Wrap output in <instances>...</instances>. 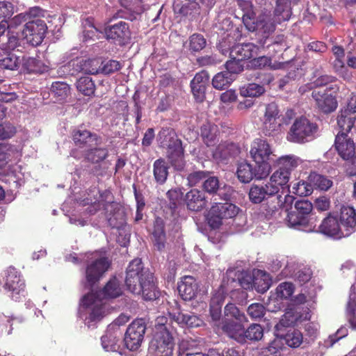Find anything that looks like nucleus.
<instances>
[{
  "label": "nucleus",
  "mask_w": 356,
  "mask_h": 356,
  "mask_svg": "<svg viewBox=\"0 0 356 356\" xmlns=\"http://www.w3.org/2000/svg\"><path fill=\"white\" fill-rule=\"evenodd\" d=\"M3 288L10 293L13 298L24 291V282L21 278L18 270L13 266H9L5 270V283Z\"/></svg>",
  "instance_id": "18"
},
{
  "label": "nucleus",
  "mask_w": 356,
  "mask_h": 356,
  "mask_svg": "<svg viewBox=\"0 0 356 356\" xmlns=\"http://www.w3.org/2000/svg\"><path fill=\"white\" fill-rule=\"evenodd\" d=\"M109 156L108 149L106 147L88 148L83 154L84 160L92 164H99Z\"/></svg>",
  "instance_id": "31"
},
{
  "label": "nucleus",
  "mask_w": 356,
  "mask_h": 356,
  "mask_svg": "<svg viewBox=\"0 0 356 356\" xmlns=\"http://www.w3.org/2000/svg\"><path fill=\"white\" fill-rule=\"evenodd\" d=\"M235 147L236 146L234 143H221L218 144L213 152V156L216 159L226 160L233 156V151Z\"/></svg>",
  "instance_id": "43"
},
{
  "label": "nucleus",
  "mask_w": 356,
  "mask_h": 356,
  "mask_svg": "<svg viewBox=\"0 0 356 356\" xmlns=\"http://www.w3.org/2000/svg\"><path fill=\"white\" fill-rule=\"evenodd\" d=\"M51 92L58 98L59 100L65 99L70 92V86L65 82L55 81L53 82L51 87Z\"/></svg>",
  "instance_id": "55"
},
{
  "label": "nucleus",
  "mask_w": 356,
  "mask_h": 356,
  "mask_svg": "<svg viewBox=\"0 0 356 356\" xmlns=\"http://www.w3.org/2000/svg\"><path fill=\"white\" fill-rule=\"evenodd\" d=\"M15 13L14 5L9 1H0V24L9 25L8 22Z\"/></svg>",
  "instance_id": "53"
},
{
  "label": "nucleus",
  "mask_w": 356,
  "mask_h": 356,
  "mask_svg": "<svg viewBox=\"0 0 356 356\" xmlns=\"http://www.w3.org/2000/svg\"><path fill=\"white\" fill-rule=\"evenodd\" d=\"M284 349L282 338H275L261 348L259 356H283Z\"/></svg>",
  "instance_id": "38"
},
{
  "label": "nucleus",
  "mask_w": 356,
  "mask_h": 356,
  "mask_svg": "<svg viewBox=\"0 0 356 356\" xmlns=\"http://www.w3.org/2000/svg\"><path fill=\"white\" fill-rule=\"evenodd\" d=\"M201 137L207 147L215 146L219 140L220 130L217 125L207 122L200 129Z\"/></svg>",
  "instance_id": "29"
},
{
  "label": "nucleus",
  "mask_w": 356,
  "mask_h": 356,
  "mask_svg": "<svg viewBox=\"0 0 356 356\" xmlns=\"http://www.w3.org/2000/svg\"><path fill=\"white\" fill-rule=\"evenodd\" d=\"M281 23L277 22L275 11L273 12V17L268 13H262L257 17L254 22V25L256 26L255 31H260L264 33H270L275 31L277 24Z\"/></svg>",
  "instance_id": "30"
},
{
  "label": "nucleus",
  "mask_w": 356,
  "mask_h": 356,
  "mask_svg": "<svg viewBox=\"0 0 356 356\" xmlns=\"http://www.w3.org/2000/svg\"><path fill=\"white\" fill-rule=\"evenodd\" d=\"M207 222L209 225L212 229H218L222 225V220H223L222 216L219 211L216 209V207L213 205L209 211L207 217Z\"/></svg>",
  "instance_id": "57"
},
{
  "label": "nucleus",
  "mask_w": 356,
  "mask_h": 356,
  "mask_svg": "<svg viewBox=\"0 0 356 356\" xmlns=\"http://www.w3.org/2000/svg\"><path fill=\"white\" fill-rule=\"evenodd\" d=\"M299 0H277L275 15L277 22L288 21L292 15L291 3H297Z\"/></svg>",
  "instance_id": "32"
},
{
  "label": "nucleus",
  "mask_w": 356,
  "mask_h": 356,
  "mask_svg": "<svg viewBox=\"0 0 356 356\" xmlns=\"http://www.w3.org/2000/svg\"><path fill=\"white\" fill-rule=\"evenodd\" d=\"M111 266V261L106 257H102L89 263L86 268L87 284L92 287L99 282Z\"/></svg>",
  "instance_id": "10"
},
{
  "label": "nucleus",
  "mask_w": 356,
  "mask_h": 356,
  "mask_svg": "<svg viewBox=\"0 0 356 356\" xmlns=\"http://www.w3.org/2000/svg\"><path fill=\"white\" fill-rule=\"evenodd\" d=\"M104 33L106 39L111 40L120 46L128 44L131 37L129 24L124 21L107 25L104 28Z\"/></svg>",
  "instance_id": "8"
},
{
  "label": "nucleus",
  "mask_w": 356,
  "mask_h": 356,
  "mask_svg": "<svg viewBox=\"0 0 356 356\" xmlns=\"http://www.w3.org/2000/svg\"><path fill=\"white\" fill-rule=\"evenodd\" d=\"M290 172L287 170H282L281 169L277 170L270 177V182L268 184H272L277 187H284L289 189L290 186L288 185L289 181ZM280 189V188H278Z\"/></svg>",
  "instance_id": "46"
},
{
  "label": "nucleus",
  "mask_w": 356,
  "mask_h": 356,
  "mask_svg": "<svg viewBox=\"0 0 356 356\" xmlns=\"http://www.w3.org/2000/svg\"><path fill=\"white\" fill-rule=\"evenodd\" d=\"M279 338H282V342L285 343L288 346L292 348H296L303 342V335L302 332L298 330H289L285 334L282 335Z\"/></svg>",
  "instance_id": "40"
},
{
  "label": "nucleus",
  "mask_w": 356,
  "mask_h": 356,
  "mask_svg": "<svg viewBox=\"0 0 356 356\" xmlns=\"http://www.w3.org/2000/svg\"><path fill=\"white\" fill-rule=\"evenodd\" d=\"M214 205L223 219L232 218L238 213V207L232 203H216Z\"/></svg>",
  "instance_id": "50"
},
{
  "label": "nucleus",
  "mask_w": 356,
  "mask_h": 356,
  "mask_svg": "<svg viewBox=\"0 0 356 356\" xmlns=\"http://www.w3.org/2000/svg\"><path fill=\"white\" fill-rule=\"evenodd\" d=\"M101 341L103 348L106 351H116L120 347L118 344L119 339H117L111 334H106L102 336Z\"/></svg>",
  "instance_id": "64"
},
{
  "label": "nucleus",
  "mask_w": 356,
  "mask_h": 356,
  "mask_svg": "<svg viewBox=\"0 0 356 356\" xmlns=\"http://www.w3.org/2000/svg\"><path fill=\"white\" fill-rule=\"evenodd\" d=\"M289 191L300 197L308 196L312 193L313 187L310 181L300 180L293 184Z\"/></svg>",
  "instance_id": "51"
},
{
  "label": "nucleus",
  "mask_w": 356,
  "mask_h": 356,
  "mask_svg": "<svg viewBox=\"0 0 356 356\" xmlns=\"http://www.w3.org/2000/svg\"><path fill=\"white\" fill-rule=\"evenodd\" d=\"M279 193L277 186L272 184H265L264 186H258L253 184L248 193L249 199L254 204H259L262 201H266L268 196Z\"/></svg>",
  "instance_id": "23"
},
{
  "label": "nucleus",
  "mask_w": 356,
  "mask_h": 356,
  "mask_svg": "<svg viewBox=\"0 0 356 356\" xmlns=\"http://www.w3.org/2000/svg\"><path fill=\"white\" fill-rule=\"evenodd\" d=\"M294 197L286 195L284 197L278 193L268 196L266 201L261 205V212L268 220L276 218L282 211L284 213L291 209Z\"/></svg>",
  "instance_id": "4"
},
{
  "label": "nucleus",
  "mask_w": 356,
  "mask_h": 356,
  "mask_svg": "<svg viewBox=\"0 0 356 356\" xmlns=\"http://www.w3.org/2000/svg\"><path fill=\"white\" fill-rule=\"evenodd\" d=\"M225 318H233L234 320L245 321V316L241 313L238 308L232 303H229L225 307Z\"/></svg>",
  "instance_id": "62"
},
{
  "label": "nucleus",
  "mask_w": 356,
  "mask_h": 356,
  "mask_svg": "<svg viewBox=\"0 0 356 356\" xmlns=\"http://www.w3.org/2000/svg\"><path fill=\"white\" fill-rule=\"evenodd\" d=\"M184 150L182 149L179 152H174L167 154L171 165L177 171H181L185 168L186 161L184 160Z\"/></svg>",
  "instance_id": "52"
},
{
  "label": "nucleus",
  "mask_w": 356,
  "mask_h": 356,
  "mask_svg": "<svg viewBox=\"0 0 356 356\" xmlns=\"http://www.w3.org/2000/svg\"><path fill=\"white\" fill-rule=\"evenodd\" d=\"M184 202L187 209L193 211H200L207 205V200L203 191L198 189H191L186 193Z\"/></svg>",
  "instance_id": "21"
},
{
  "label": "nucleus",
  "mask_w": 356,
  "mask_h": 356,
  "mask_svg": "<svg viewBox=\"0 0 356 356\" xmlns=\"http://www.w3.org/2000/svg\"><path fill=\"white\" fill-rule=\"evenodd\" d=\"M167 197L170 201V208L176 209L184 200V193L179 188L170 189L168 191Z\"/></svg>",
  "instance_id": "59"
},
{
  "label": "nucleus",
  "mask_w": 356,
  "mask_h": 356,
  "mask_svg": "<svg viewBox=\"0 0 356 356\" xmlns=\"http://www.w3.org/2000/svg\"><path fill=\"white\" fill-rule=\"evenodd\" d=\"M148 269L144 268L140 259L136 258L129 262L125 277V284L130 292L138 291L140 288V283L145 279V275L150 273Z\"/></svg>",
  "instance_id": "7"
},
{
  "label": "nucleus",
  "mask_w": 356,
  "mask_h": 356,
  "mask_svg": "<svg viewBox=\"0 0 356 356\" xmlns=\"http://www.w3.org/2000/svg\"><path fill=\"white\" fill-rule=\"evenodd\" d=\"M161 147L167 149V154L182 149L181 140L178 138L177 134L172 129H162L158 135Z\"/></svg>",
  "instance_id": "19"
},
{
  "label": "nucleus",
  "mask_w": 356,
  "mask_h": 356,
  "mask_svg": "<svg viewBox=\"0 0 356 356\" xmlns=\"http://www.w3.org/2000/svg\"><path fill=\"white\" fill-rule=\"evenodd\" d=\"M220 188L219 179L217 177L211 176L210 174L202 183L204 191L209 194H216Z\"/></svg>",
  "instance_id": "58"
},
{
  "label": "nucleus",
  "mask_w": 356,
  "mask_h": 356,
  "mask_svg": "<svg viewBox=\"0 0 356 356\" xmlns=\"http://www.w3.org/2000/svg\"><path fill=\"white\" fill-rule=\"evenodd\" d=\"M276 165L282 170L291 171L296 168L301 163V160L295 155H285L276 159Z\"/></svg>",
  "instance_id": "41"
},
{
  "label": "nucleus",
  "mask_w": 356,
  "mask_h": 356,
  "mask_svg": "<svg viewBox=\"0 0 356 356\" xmlns=\"http://www.w3.org/2000/svg\"><path fill=\"white\" fill-rule=\"evenodd\" d=\"M265 91L264 88L255 83H248L240 89V94L243 97H259Z\"/></svg>",
  "instance_id": "54"
},
{
  "label": "nucleus",
  "mask_w": 356,
  "mask_h": 356,
  "mask_svg": "<svg viewBox=\"0 0 356 356\" xmlns=\"http://www.w3.org/2000/svg\"><path fill=\"white\" fill-rule=\"evenodd\" d=\"M177 289L179 294L183 300H191L197 296L199 285L194 277L185 275L178 283Z\"/></svg>",
  "instance_id": "22"
},
{
  "label": "nucleus",
  "mask_w": 356,
  "mask_h": 356,
  "mask_svg": "<svg viewBox=\"0 0 356 356\" xmlns=\"http://www.w3.org/2000/svg\"><path fill=\"white\" fill-rule=\"evenodd\" d=\"M223 42H220L218 48L222 51V54H226L229 50V58L236 59L244 62L245 60H249L253 56L258 54L259 47L253 43H243L237 44L233 46L231 49H227L224 48Z\"/></svg>",
  "instance_id": "14"
},
{
  "label": "nucleus",
  "mask_w": 356,
  "mask_h": 356,
  "mask_svg": "<svg viewBox=\"0 0 356 356\" xmlns=\"http://www.w3.org/2000/svg\"><path fill=\"white\" fill-rule=\"evenodd\" d=\"M211 174L209 171L198 170L191 172L187 176L188 185L193 187L203 183L204 179Z\"/></svg>",
  "instance_id": "61"
},
{
  "label": "nucleus",
  "mask_w": 356,
  "mask_h": 356,
  "mask_svg": "<svg viewBox=\"0 0 356 356\" xmlns=\"http://www.w3.org/2000/svg\"><path fill=\"white\" fill-rule=\"evenodd\" d=\"M169 165L163 158L156 159L153 163V175L156 182L160 185L165 183L169 172Z\"/></svg>",
  "instance_id": "34"
},
{
  "label": "nucleus",
  "mask_w": 356,
  "mask_h": 356,
  "mask_svg": "<svg viewBox=\"0 0 356 356\" xmlns=\"http://www.w3.org/2000/svg\"><path fill=\"white\" fill-rule=\"evenodd\" d=\"M76 88L86 96L94 95L95 91V85L92 78L89 76H81L76 81Z\"/></svg>",
  "instance_id": "47"
},
{
  "label": "nucleus",
  "mask_w": 356,
  "mask_h": 356,
  "mask_svg": "<svg viewBox=\"0 0 356 356\" xmlns=\"http://www.w3.org/2000/svg\"><path fill=\"white\" fill-rule=\"evenodd\" d=\"M22 67L29 74H42L47 71V66L35 58L24 57Z\"/></svg>",
  "instance_id": "39"
},
{
  "label": "nucleus",
  "mask_w": 356,
  "mask_h": 356,
  "mask_svg": "<svg viewBox=\"0 0 356 356\" xmlns=\"http://www.w3.org/2000/svg\"><path fill=\"white\" fill-rule=\"evenodd\" d=\"M318 131V125L305 117L297 118L291 125L287 134L290 142L304 143L312 139Z\"/></svg>",
  "instance_id": "3"
},
{
  "label": "nucleus",
  "mask_w": 356,
  "mask_h": 356,
  "mask_svg": "<svg viewBox=\"0 0 356 356\" xmlns=\"http://www.w3.org/2000/svg\"><path fill=\"white\" fill-rule=\"evenodd\" d=\"M234 77L228 74L226 72L217 73L212 79V86L218 90H223L227 88L234 80Z\"/></svg>",
  "instance_id": "49"
},
{
  "label": "nucleus",
  "mask_w": 356,
  "mask_h": 356,
  "mask_svg": "<svg viewBox=\"0 0 356 356\" xmlns=\"http://www.w3.org/2000/svg\"><path fill=\"white\" fill-rule=\"evenodd\" d=\"M279 118L277 105L273 102L267 104L263 122V131L266 136H274L280 132L282 124Z\"/></svg>",
  "instance_id": "13"
},
{
  "label": "nucleus",
  "mask_w": 356,
  "mask_h": 356,
  "mask_svg": "<svg viewBox=\"0 0 356 356\" xmlns=\"http://www.w3.org/2000/svg\"><path fill=\"white\" fill-rule=\"evenodd\" d=\"M334 147L339 156L345 161L344 168L349 176L356 175V152L353 140L346 134H337Z\"/></svg>",
  "instance_id": "2"
},
{
  "label": "nucleus",
  "mask_w": 356,
  "mask_h": 356,
  "mask_svg": "<svg viewBox=\"0 0 356 356\" xmlns=\"http://www.w3.org/2000/svg\"><path fill=\"white\" fill-rule=\"evenodd\" d=\"M147 325L144 318H136L133 321L124 334L125 347L131 351L138 350L144 340Z\"/></svg>",
  "instance_id": "5"
},
{
  "label": "nucleus",
  "mask_w": 356,
  "mask_h": 356,
  "mask_svg": "<svg viewBox=\"0 0 356 356\" xmlns=\"http://www.w3.org/2000/svg\"><path fill=\"white\" fill-rule=\"evenodd\" d=\"M105 298H116L122 294L120 282L115 276L111 278L102 289Z\"/></svg>",
  "instance_id": "37"
},
{
  "label": "nucleus",
  "mask_w": 356,
  "mask_h": 356,
  "mask_svg": "<svg viewBox=\"0 0 356 356\" xmlns=\"http://www.w3.org/2000/svg\"><path fill=\"white\" fill-rule=\"evenodd\" d=\"M308 181L312 183V187L321 191H327L332 186V181L326 177L312 172L308 177Z\"/></svg>",
  "instance_id": "45"
},
{
  "label": "nucleus",
  "mask_w": 356,
  "mask_h": 356,
  "mask_svg": "<svg viewBox=\"0 0 356 356\" xmlns=\"http://www.w3.org/2000/svg\"><path fill=\"white\" fill-rule=\"evenodd\" d=\"M3 51L0 53V67L4 70H16L21 63L19 56L12 51Z\"/></svg>",
  "instance_id": "35"
},
{
  "label": "nucleus",
  "mask_w": 356,
  "mask_h": 356,
  "mask_svg": "<svg viewBox=\"0 0 356 356\" xmlns=\"http://www.w3.org/2000/svg\"><path fill=\"white\" fill-rule=\"evenodd\" d=\"M47 31V26L42 19H37L26 23L22 34L27 42L33 46L40 45Z\"/></svg>",
  "instance_id": "9"
},
{
  "label": "nucleus",
  "mask_w": 356,
  "mask_h": 356,
  "mask_svg": "<svg viewBox=\"0 0 356 356\" xmlns=\"http://www.w3.org/2000/svg\"><path fill=\"white\" fill-rule=\"evenodd\" d=\"M243 321L234 320L233 318H224L222 321V330L227 334L231 338L234 339L239 343H244L243 338V326L242 322Z\"/></svg>",
  "instance_id": "27"
},
{
  "label": "nucleus",
  "mask_w": 356,
  "mask_h": 356,
  "mask_svg": "<svg viewBox=\"0 0 356 356\" xmlns=\"http://www.w3.org/2000/svg\"><path fill=\"white\" fill-rule=\"evenodd\" d=\"M316 231L336 239L346 237L340 226L338 216H336L335 212H329L318 226Z\"/></svg>",
  "instance_id": "15"
},
{
  "label": "nucleus",
  "mask_w": 356,
  "mask_h": 356,
  "mask_svg": "<svg viewBox=\"0 0 356 356\" xmlns=\"http://www.w3.org/2000/svg\"><path fill=\"white\" fill-rule=\"evenodd\" d=\"M338 216L340 226L346 237L351 235L356 230V211L353 207L342 205L339 212H335Z\"/></svg>",
  "instance_id": "17"
},
{
  "label": "nucleus",
  "mask_w": 356,
  "mask_h": 356,
  "mask_svg": "<svg viewBox=\"0 0 356 356\" xmlns=\"http://www.w3.org/2000/svg\"><path fill=\"white\" fill-rule=\"evenodd\" d=\"M174 319L179 323L190 327H197L202 325L203 321L197 316L193 314H184L179 312L174 316Z\"/></svg>",
  "instance_id": "42"
},
{
  "label": "nucleus",
  "mask_w": 356,
  "mask_h": 356,
  "mask_svg": "<svg viewBox=\"0 0 356 356\" xmlns=\"http://www.w3.org/2000/svg\"><path fill=\"white\" fill-rule=\"evenodd\" d=\"M152 241L157 250L163 251L165 249L167 238L165 222L161 217H156L154 221Z\"/></svg>",
  "instance_id": "26"
},
{
  "label": "nucleus",
  "mask_w": 356,
  "mask_h": 356,
  "mask_svg": "<svg viewBox=\"0 0 356 356\" xmlns=\"http://www.w3.org/2000/svg\"><path fill=\"white\" fill-rule=\"evenodd\" d=\"M155 333L169 334L175 333L172 322L164 316H158L155 323Z\"/></svg>",
  "instance_id": "48"
},
{
  "label": "nucleus",
  "mask_w": 356,
  "mask_h": 356,
  "mask_svg": "<svg viewBox=\"0 0 356 356\" xmlns=\"http://www.w3.org/2000/svg\"><path fill=\"white\" fill-rule=\"evenodd\" d=\"M356 121V115L348 111L341 110L337 117V124L340 129L337 134H346L351 131Z\"/></svg>",
  "instance_id": "33"
},
{
  "label": "nucleus",
  "mask_w": 356,
  "mask_h": 356,
  "mask_svg": "<svg viewBox=\"0 0 356 356\" xmlns=\"http://www.w3.org/2000/svg\"><path fill=\"white\" fill-rule=\"evenodd\" d=\"M250 153L255 163L260 167L265 165L267 167V172L270 174V161L275 160V155L267 140L261 138L255 139L251 145Z\"/></svg>",
  "instance_id": "6"
},
{
  "label": "nucleus",
  "mask_w": 356,
  "mask_h": 356,
  "mask_svg": "<svg viewBox=\"0 0 356 356\" xmlns=\"http://www.w3.org/2000/svg\"><path fill=\"white\" fill-rule=\"evenodd\" d=\"M105 209L111 207V213L106 215L108 223L111 228L120 229L125 223V213L114 202L104 205Z\"/></svg>",
  "instance_id": "28"
},
{
  "label": "nucleus",
  "mask_w": 356,
  "mask_h": 356,
  "mask_svg": "<svg viewBox=\"0 0 356 356\" xmlns=\"http://www.w3.org/2000/svg\"><path fill=\"white\" fill-rule=\"evenodd\" d=\"M334 89L330 87L329 90ZM328 88L324 90H314L312 97L315 102L316 108L322 113L328 114L334 112L337 106L338 102L335 96L327 92Z\"/></svg>",
  "instance_id": "16"
},
{
  "label": "nucleus",
  "mask_w": 356,
  "mask_h": 356,
  "mask_svg": "<svg viewBox=\"0 0 356 356\" xmlns=\"http://www.w3.org/2000/svg\"><path fill=\"white\" fill-rule=\"evenodd\" d=\"M294 291V286L291 282H282L276 288V294L281 299H288Z\"/></svg>",
  "instance_id": "63"
},
{
  "label": "nucleus",
  "mask_w": 356,
  "mask_h": 356,
  "mask_svg": "<svg viewBox=\"0 0 356 356\" xmlns=\"http://www.w3.org/2000/svg\"><path fill=\"white\" fill-rule=\"evenodd\" d=\"M236 175L241 182L249 183L254 178L256 179H265L269 175V173L267 172V167L265 165L260 167L255 163L253 167L247 161H243L238 165Z\"/></svg>",
  "instance_id": "12"
},
{
  "label": "nucleus",
  "mask_w": 356,
  "mask_h": 356,
  "mask_svg": "<svg viewBox=\"0 0 356 356\" xmlns=\"http://www.w3.org/2000/svg\"><path fill=\"white\" fill-rule=\"evenodd\" d=\"M294 210L286 212V222L289 227L305 231H314L316 225L310 222V214L313 204L309 200H298L295 203Z\"/></svg>",
  "instance_id": "1"
},
{
  "label": "nucleus",
  "mask_w": 356,
  "mask_h": 356,
  "mask_svg": "<svg viewBox=\"0 0 356 356\" xmlns=\"http://www.w3.org/2000/svg\"><path fill=\"white\" fill-rule=\"evenodd\" d=\"M122 65L119 61L115 60H109L106 63H102V66L99 68L92 67L91 69H86V72L90 74H97L102 73L104 74H111L120 70Z\"/></svg>",
  "instance_id": "36"
},
{
  "label": "nucleus",
  "mask_w": 356,
  "mask_h": 356,
  "mask_svg": "<svg viewBox=\"0 0 356 356\" xmlns=\"http://www.w3.org/2000/svg\"><path fill=\"white\" fill-rule=\"evenodd\" d=\"M207 44L206 39L200 33H194L189 38V50L198 52L202 50Z\"/></svg>",
  "instance_id": "56"
},
{
  "label": "nucleus",
  "mask_w": 356,
  "mask_h": 356,
  "mask_svg": "<svg viewBox=\"0 0 356 356\" xmlns=\"http://www.w3.org/2000/svg\"><path fill=\"white\" fill-rule=\"evenodd\" d=\"M174 334L154 333L149 349L156 356H172L175 347Z\"/></svg>",
  "instance_id": "11"
},
{
  "label": "nucleus",
  "mask_w": 356,
  "mask_h": 356,
  "mask_svg": "<svg viewBox=\"0 0 356 356\" xmlns=\"http://www.w3.org/2000/svg\"><path fill=\"white\" fill-rule=\"evenodd\" d=\"M140 289L138 291H131L134 294H142L146 300H153L159 296V291L155 282L154 274L147 273L145 279L140 283Z\"/></svg>",
  "instance_id": "24"
},
{
  "label": "nucleus",
  "mask_w": 356,
  "mask_h": 356,
  "mask_svg": "<svg viewBox=\"0 0 356 356\" xmlns=\"http://www.w3.org/2000/svg\"><path fill=\"white\" fill-rule=\"evenodd\" d=\"M72 138L74 145L80 148L90 147L93 143L97 144L101 139L97 134L86 129H74L72 132Z\"/></svg>",
  "instance_id": "20"
},
{
  "label": "nucleus",
  "mask_w": 356,
  "mask_h": 356,
  "mask_svg": "<svg viewBox=\"0 0 356 356\" xmlns=\"http://www.w3.org/2000/svg\"><path fill=\"white\" fill-rule=\"evenodd\" d=\"M237 5L243 13L241 17L245 28L249 31H255L254 22L257 17L252 2L248 0H237Z\"/></svg>",
  "instance_id": "25"
},
{
  "label": "nucleus",
  "mask_w": 356,
  "mask_h": 356,
  "mask_svg": "<svg viewBox=\"0 0 356 356\" xmlns=\"http://www.w3.org/2000/svg\"><path fill=\"white\" fill-rule=\"evenodd\" d=\"M225 67L227 70L226 72L234 77V75L238 74L243 71L244 63L241 60L236 59H229L225 63Z\"/></svg>",
  "instance_id": "60"
},
{
  "label": "nucleus",
  "mask_w": 356,
  "mask_h": 356,
  "mask_svg": "<svg viewBox=\"0 0 356 356\" xmlns=\"http://www.w3.org/2000/svg\"><path fill=\"white\" fill-rule=\"evenodd\" d=\"M264 336V329L261 325L257 323L251 324L245 330H243V338L244 343L248 341H258Z\"/></svg>",
  "instance_id": "44"
}]
</instances>
